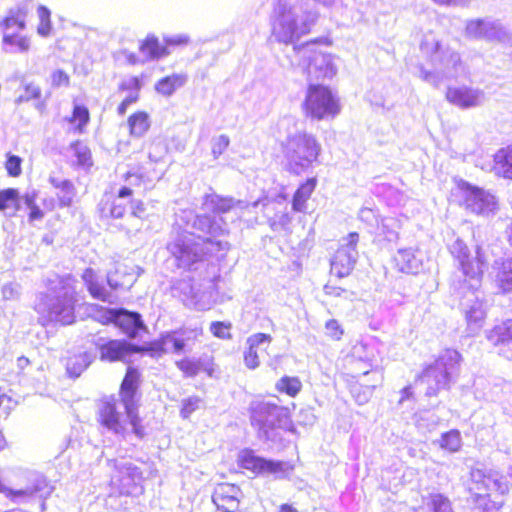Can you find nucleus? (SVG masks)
<instances>
[{
    "mask_svg": "<svg viewBox=\"0 0 512 512\" xmlns=\"http://www.w3.org/2000/svg\"><path fill=\"white\" fill-rule=\"evenodd\" d=\"M232 324L224 321H214L210 324V331L212 335L219 339L229 340L232 338L231 334Z\"/></svg>",
    "mask_w": 512,
    "mask_h": 512,
    "instance_id": "de8ad7c7",
    "label": "nucleus"
},
{
    "mask_svg": "<svg viewBox=\"0 0 512 512\" xmlns=\"http://www.w3.org/2000/svg\"><path fill=\"white\" fill-rule=\"evenodd\" d=\"M124 184L117 190L105 191L98 203L97 211L102 218H122L130 206L132 216L143 219L146 216V205L134 196L139 190L148 191L151 188L149 175L144 171L130 170L123 174Z\"/></svg>",
    "mask_w": 512,
    "mask_h": 512,
    "instance_id": "f03ea898",
    "label": "nucleus"
},
{
    "mask_svg": "<svg viewBox=\"0 0 512 512\" xmlns=\"http://www.w3.org/2000/svg\"><path fill=\"white\" fill-rule=\"evenodd\" d=\"M493 168L504 178L512 179V146L499 149L493 158Z\"/></svg>",
    "mask_w": 512,
    "mask_h": 512,
    "instance_id": "e433bc0d",
    "label": "nucleus"
},
{
    "mask_svg": "<svg viewBox=\"0 0 512 512\" xmlns=\"http://www.w3.org/2000/svg\"><path fill=\"white\" fill-rule=\"evenodd\" d=\"M277 512H298V510L292 506L291 504H282L279 506V509Z\"/></svg>",
    "mask_w": 512,
    "mask_h": 512,
    "instance_id": "13d9d810",
    "label": "nucleus"
},
{
    "mask_svg": "<svg viewBox=\"0 0 512 512\" xmlns=\"http://www.w3.org/2000/svg\"><path fill=\"white\" fill-rule=\"evenodd\" d=\"M28 14L29 10L26 6L9 9L8 13L0 21V28L4 32H8L12 28L24 30L27 26L26 18Z\"/></svg>",
    "mask_w": 512,
    "mask_h": 512,
    "instance_id": "c756f323",
    "label": "nucleus"
},
{
    "mask_svg": "<svg viewBox=\"0 0 512 512\" xmlns=\"http://www.w3.org/2000/svg\"><path fill=\"white\" fill-rule=\"evenodd\" d=\"M190 43V38L186 35H177L169 37L165 40V46L169 50L170 47L185 46Z\"/></svg>",
    "mask_w": 512,
    "mask_h": 512,
    "instance_id": "6e6d98bb",
    "label": "nucleus"
},
{
    "mask_svg": "<svg viewBox=\"0 0 512 512\" xmlns=\"http://www.w3.org/2000/svg\"><path fill=\"white\" fill-rule=\"evenodd\" d=\"M98 357L104 363H129L128 357L134 354L133 343L124 339H109L97 346Z\"/></svg>",
    "mask_w": 512,
    "mask_h": 512,
    "instance_id": "2eb2a0df",
    "label": "nucleus"
},
{
    "mask_svg": "<svg viewBox=\"0 0 512 512\" xmlns=\"http://www.w3.org/2000/svg\"><path fill=\"white\" fill-rule=\"evenodd\" d=\"M49 84L54 89L68 87L70 85V76L64 70L56 69L50 74Z\"/></svg>",
    "mask_w": 512,
    "mask_h": 512,
    "instance_id": "09e8293b",
    "label": "nucleus"
},
{
    "mask_svg": "<svg viewBox=\"0 0 512 512\" xmlns=\"http://www.w3.org/2000/svg\"><path fill=\"white\" fill-rule=\"evenodd\" d=\"M345 240L346 243L337 248L331 260V272L338 278L350 275L355 267L359 234L351 232Z\"/></svg>",
    "mask_w": 512,
    "mask_h": 512,
    "instance_id": "1a4fd4ad",
    "label": "nucleus"
},
{
    "mask_svg": "<svg viewBox=\"0 0 512 512\" xmlns=\"http://www.w3.org/2000/svg\"><path fill=\"white\" fill-rule=\"evenodd\" d=\"M17 361L20 367H25L30 364V360L25 356L19 357Z\"/></svg>",
    "mask_w": 512,
    "mask_h": 512,
    "instance_id": "052dcab7",
    "label": "nucleus"
},
{
    "mask_svg": "<svg viewBox=\"0 0 512 512\" xmlns=\"http://www.w3.org/2000/svg\"><path fill=\"white\" fill-rule=\"evenodd\" d=\"M265 342L268 344L272 342V336L270 334L256 333L248 337L247 348L243 353V360L248 369L254 370L259 367V345Z\"/></svg>",
    "mask_w": 512,
    "mask_h": 512,
    "instance_id": "b1692460",
    "label": "nucleus"
},
{
    "mask_svg": "<svg viewBox=\"0 0 512 512\" xmlns=\"http://www.w3.org/2000/svg\"><path fill=\"white\" fill-rule=\"evenodd\" d=\"M204 334L201 326L180 327L179 329L169 331L162 335L165 346L168 344L172 348V352L179 354L184 351L186 343L189 341H198Z\"/></svg>",
    "mask_w": 512,
    "mask_h": 512,
    "instance_id": "dca6fc26",
    "label": "nucleus"
},
{
    "mask_svg": "<svg viewBox=\"0 0 512 512\" xmlns=\"http://www.w3.org/2000/svg\"><path fill=\"white\" fill-rule=\"evenodd\" d=\"M316 186V177H311L306 179L297 187L292 197V209L294 212L306 211L307 202L315 191Z\"/></svg>",
    "mask_w": 512,
    "mask_h": 512,
    "instance_id": "c85d7f7f",
    "label": "nucleus"
},
{
    "mask_svg": "<svg viewBox=\"0 0 512 512\" xmlns=\"http://www.w3.org/2000/svg\"><path fill=\"white\" fill-rule=\"evenodd\" d=\"M5 156L4 168L7 175L12 178L19 177L22 174V158L10 152L6 153Z\"/></svg>",
    "mask_w": 512,
    "mask_h": 512,
    "instance_id": "a18cd8bd",
    "label": "nucleus"
},
{
    "mask_svg": "<svg viewBox=\"0 0 512 512\" xmlns=\"http://www.w3.org/2000/svg\"><path fill=\"white\" fill-rule=\"evenodd\" d=\"M0 493L4 494L9 500L15 501L19 497H24L29 495L27 490H14L5 486L2 479L0 478Z\"/></svg>",
    "mask_w": 512,
    "mask_h": 512,
    "instance_id": "864d4df0",
    "label": "nucleus"
},
{
    "mask_svg": "<svg viewBox=\"0 0 512 512\" xmlns=\"http://www.w3.org/2000/svg\"><path fill=\"white\" fill-rule=\"evenodd\" d=\"M203 203L212 213L225 214L233 210L239 202L235 201L233 197L211 193L203 197Z\"/></svg>",
    "mask_w": 512,
    "mask_h": 512,
    "instance_id": "f704fd0d",
    "label": "nucleus"
},
{
    "mask_svg": "<svg viewBox=\"0 0 512 512\" xmlns=\"http://www.w3.org/2000/svg\"><path fill=\"white\" fill-rule=\"evenodd\" d=\"M373 389H375V385L371 386L370 387V390L372 391Z\"/></svg>",
    "mask_w": 512,
    "mask_h": 512,
    "instance_id": "774afa93",
    "label": "nucleus"
},
{
    "mask_svg": "<svg viewBox=\"0 0 512 512\" xmlns=\"http://www.w3.org/2000/svg\"><path fill=\"white\" fill-rule=\"evenodd\" d=\"M433 512H453L451 503L445 497L438 496L432 500Z\"/></svg>",
    "mask_w": 512,
    "mask_h": 512,
    "instance_id": "5fc2aeb1",
    "label": "nucleus"
},
{
    "mask_svg": "<svg viewBox=\"0 0 512 512\" xmlns=\"http://www.w3.org/2000/svg\"><path fill=\"white\" fill-rule=\"evenodd\" d=\"M487 340L494 347L512 342V318L492 327L487 333Z\"/></svg>",
    "mask_w": 512,
    "mask_h": 512,
    "instance_id": "2f4dec72",
    "label": "nucleus"
},
{
    "mask_svg": "<svg viewBox=\"0 0 512 512\" xmlns=\"http://www.w3.org/2000/svg\"><path fill=\"white\" fill-rule=\"evenodd\" d=\"M126 124L129 136L140 138L149 131L151 117L147 111L137 110L128 116Z\"/></svg>",
    "mask_w": 512,
    "mask_h": 512,
    "instance_id": "cd10ccee",
    "label": "nucleus"
},
{
    "mask_svg": "<svg viewBox=\"0 0 512 512\" xmlns=\"http://www.w3.org/2000/svg\"><path fill=\"white\" fill-rule=\"evenodd\" d=\"M176 368L182 373L184 378H195L200 373L213 378L218 371L215 357L212 354H203L201 357L183 356L175 361Z\"/></svg>",
    "mask_w": 512,
    "mask_h": 512,
    "instance_id": "9d476101",
    "label": "nucleus"
},
{
    "mask_svg": "<svg viewBox=\"0 0 512 512\" xmlns=\"http://www.w3.org/2000/svg\"><path fill=\"white\" fill-rule=\"evenodd\" d=\"M409 389H410L409 387H406V388L403 390V392L408 393Z\"/></svg>",
    "mask_w": 512,
    "mask_h": 512,
    "instance_id": "338daca9",
    "label": "nucleus"
},
{
    "mask_svg": "<svg viewBox=\"0 0 512 512\" xmlns=\"http://www.w3.org/2000/svg\"><path fill=\"white\" fill-rule=\"evenodd\" d=\"M186 81L187 75L184 73L167 75L156 82L155 90L163 96H171L177 89L184 86Z\"/></svg>",
    "mask_w": 512,
    "mask_h": 512,
    "instance_id": "4c0bfd02",
    "label": "nucleus"
},
{
    "mask_svg": "<svg viewBox=\"0 0 512 512\" xmlns=\"http://www.w3.org/2000/svg\"><path fill=\"white\" fill-rule=\"evenodd\" d=\"M239 468L249 471L255 476L266 474L282 475L287 471V465L283 461L265 459L255 454L252 449L245 448L237 456Z\"/></svg>",
    "mask_w": 512,
    "mask_h": 512,
    "instance_id": "6e6552de",
    "label": "nucleus"
},
{
    "mask_svg": "<svg viewBox=\"0 0 512 512\" xmlns=\"http://www.w3.org/2000/svg\"><path fill=\"white\" fill-rule=\"evenodd\" d=\"M476 256L470 257L467 253L458 255L461 270L469 281H480L484 275L488 260L481 246L475 250Z\"/></svg>",
    "mask_w": 512,
    "mask_h": 512,
    "instance_id": "f3484780",
    "label": "nucleus"
},
{
    "mask_svg": "<svg viewBox=\"0 0 512 512\" xmlns=\"http://www.w3.org/2000/svg\"><path fill=\"white\" fill-rule=\"evenodd\" d=\"M82 280L92 298L102 302L113 303L111 293L99 280L97 273L92 268H86L82 273Z\"/></svg>",
    "mask_w": 512,
    "mask_h": 512,
    "instance_id": "a878e982",
    "label": "nucleus"
},
{
    "mask_svg": "<svg viewBox=\"0 0 512 512\" xmlns=\"http://www.w3.org/2000/svg\"><path fill=\"white\" fill-rule=\"evenodd\" d=\"M8 447V441L4 435V432L0 430V451Z\"/></svg>",
    "mask_w": 512,
    "mask_h": 512,
    "instance_id": "bf43d9fd",
    "label": "nucleus"
},
{
    "mask_svg": "<svg viewBox=\"0 0 512 512\" xmlns=\"http://www.w3.org/2000/svg\"><path fill=\"white\" fill-rule=\"evenodd\" d=\"M38 25L37 34L43 38L51 36L53 31V24L51 20V11L44 5H39L37 8Z\"/></svg>",
    "mask_w": 512,
    "mask_h": 512,
    "instance_id": "37998d69",
    "label": "nucleus"
},
{
    "mask_svg": "<svg viewBox=\"0 0 512 512\" xmlns=\"http://www.w3.org/2000/svg\"><path fill=\"white\" fill-rule=\"evenodd\" d=\"M91 356L87 352H73L65 358V368L72 378L79 377L90 365Z\"/></svg>",
    "mask_w": 512,
    "mask_h": 512,
    "instance_id": "473e14b6",
    "label": "nucleus"
},
{
    "mask_svg": "<svg viewBox=\"0 0 512 512\" xmlns=\"http://www.w3.org/2000/svg\"><path fill=\"white\" fill-rule=\"evenodd\" d=\"M330 45L328 39L317 38L294 46L295 56L309 81L301 109L310 120L333 119L341 111L340 101L332 89L319 83L336 75L328 52Z\"/></svg>",
    "mask_w": 512,
    "mask_h": 512,
    "instance_id": "f257e3e1",
    "label": "nucleus"
},
{
    "mask_svg": "<svg viewBox=\"0 0 512 512\" xmlns=\"http://www.w3.org/2000/svg\"><path fill=\"white\" fill-rule=\"evenodd\" d=\"M446 100L459 108L467 109L479 104V93L472 88L450 86L446 90Z\"/></svg>",
    "mask_w": 512,
    "mask_h": 512,
    "instance_id": "412c9836",
    "label": "nucleus"
},
{
    "mask_svg": "<svg viewBox=\"0 0 512 512\" xmlns=\"http://www.w3.org/2000/svg\"><path fill=\"white\" fill-rule=\"evenodd\" d=\"M171 253L177 261L178 267L190 268L203 260L202 254L197 252L192 245L178 240L172 244Z\"/></svg>",
    "mask_w": 512,
    "mask_h": 512,
    "instance_id": "393cba45",
    "label": "nucleus"
},
{
    "mask_svg": "<svg viewBox=\"0 0 512 512\" xmlns=\"http://www.w3.org/2000/svg\"><path fill=\"white\" fill-rule=\"evenodd\" d=\"M68 124V131L73 134H83L91 121V114L88 106L74 101L71 113L63 118Z\"/></svg>",
    "mask_w": 512,
    "mask_h": 512,
    "instance_id": "4be33fe9",
    "label": "nucleus"
},
{
    "mask_svg": "<svg viewBox=\"0 0 512 512\" xmlns=\"http://www.w3.org/2000/svg\"><path fill=\"white\" fill-rule=\"evenodd\" d=\"M50 183L54 188L63 192L62 196H58L57 200L53 197L43 199V209L37 204L38 194L36 191L25 193L23 196L24 203L29 208L28 220L30 222L40 221L43 219L46 212H52L56 207L64 208L70 207L75 195V188L73 183L66 179L59 181L51 178Z\"/></svg>",
    "mask_w": 512,
    "mask_h": 512,
    "instance_id": "39448f33",
    "label": "nucleus"
},
{
    "mask_svg": "<svg viewBox=\"0 0 512 512\" xmlns=\"http://www.w3.org/2000/svg\"><path fill=\"white\" fill-rule=\"evenodd\" d=\"M36 103V108L45 112L47 109L46 101L43 97L42 88L39 84L34 82L26 83L22 86V92L17 98L18 103L30 102Z\"/></svg>",
    "mask_w": 512,
    "mask_h": 512,
    "instance_id": "72a5a7b5",
    "label": "nucleus"
},
{
    "mask_svg": "<svg viewBox=\"0 0 512 512\" xmlns=\"http://www.w3.org/2000/svg\"><path fill=\"white\" fill-rule=\"evenodd\" d=\"M471 501L478 512H500L504 506L503 494L497 490L487 492L479 496V499L472 498Z\"/></svg>",
    "mask_w": 512,
    "mask_h": 512,
    "instance_id": "7c9ffc66",
    "label": "nucleus"
},
{
    "mask_svg": "<svg viewBox=\"0 0 512 512\" xmlns=\"http://www.w3.org/2000/svg\"><path fill=\"white\" fill-rule=\"evenodd\" d=\"M325 295L329 297L338 298L341 297L342 294L345 292V289L337 286L335 283L329 281L326 283L323 287Z\"/></svg>",
    "mask_w": 512,
    "mask_h": 512,
    "instance_id": "4d7b16f0",
    "label": "nucleus"
},
{
    "mask_svg": "<svg viewBox=\"0 0 512 512\" xmlns=\"http://www.w3.org/2000/svg\"><path fill=\"white\" fill-rule=\"evenodd\" d=\"M133 350L134 354L146 353L153 358H159L167 352L162 335L158 339L148 342L145 345L133 344Z\"/></svg>",
    "mask_w": 512,
    "mask_h": 512,
    "instance_id": "a19ab883",
    "label": "nucleus"
},
{
    "mask_svg": "<svg viewBox=\"0 0 512 512\" xmlns=\"http://www.w3.org/2000/svg\"><path fill=\"white\" fill-rule=\"evenodd\" d=\"M108 314L109 320L129 339L136 338L141 331L147 329L138 312L125 309H109Z\"/></svg>",
    "mask_w": 512,
    "mask_h": 512,
    "instance_id": "4468645a",
    "label": "nucleus"
},
{
    "mask_svg": "<svg viewBox=\"0 0 512 512\" xmlns=\"http://www.w3.org/2000/svg\"><path fill=\"white\" fill-rule=\"evenodd\" d=\"M497 480L493 479L490 474L486 473L482 469L472 468L470 470V479L468 492L470 495V499L475 498L479 499V496L487 493L493 492L491 490V486H498Z\"/></svg>",
    "mask_w": 512,
    "mask_h": 512,
    "instance_id": "5701e85b",
    "label": "nucleus"
},
{
    "mask_svg": "<svg viewBox=\"0 0 512 512\" xmlns=\"http://www.w3.org/2000/svg\"><path fill=\"white\" fill-rule=\"evenodd\" d=\"M72 157L75 159L72 166L77 169L89 170L94 162L92 151L81 139H75L69 144Z\"/></svg>",
    "mask_w": 512,
    "mask_h": 512,
    "instance_id": "bb28decb",
    "label": "nucleus"
},
{
    "mask_svg": "<svg viewBox=\"0 0 512 512\" xmlns=\"http://www.w3.org/2000/svg\"><path fill=\"white\" fill-rule=\"evenodd\" d=\"M393 269L402 274L416 275L422 268V260L416 251L404 248L397 251L392 259Z\"/></svg>",
    "mask_w": 512,
    "mask_h": 512,
    "instance_id": "6ab92c4d",
    "label": "nucleus"
},
{
    "mask_svg": "<svg viewBox=\"0 0 512 512\" xmlns=\"http://www.w3.org/2000/svg\"><path fill=\"white\" fill-rule=\"evenodd\" d=\"M141 88L142 82L138 76L129 77L118 85L117 91L124 94L116 109L118 115L124 116L128 107L139 101Z\"/></svg>",
    "mask_w": 512,
    "mask_h": 512,
    "instance_id": "a211bd4d",
    "label": "nucleus"
},
{
    "mask_svg": "<svg viewBox=\"0 0 512 512\" xmlns=\"http://www.w3.org/2000/svg\"><path fill=\"white\" fill-rule=\"evenodd\" d=\"M275 388L279 393L295 398L301 392L303 385L296 376H283L278 380Z\"/></svg>",
    "mask_w": 512,
    "mask_h": 512,
    "instance_id": "ea45409f",
    "label": "nucleus"
},
{
    "mask_svg": "<svg viewBox=\"0 0 512 512\" xmlns=\"http://www.w3.org/2000/svg\"><path fill=\"white\" fill-rule=\"evenodd\" d=\"M506 237L510 246H512V223L506 229Z\"/></svg>",
    "mask_w": 512,
    "mask_h": 512,
    "instance_id": "680f3d73",
    "label": "nucleus"
},
{
    "mask_svg": "<svg viewBox=\"0 0 512 512\" xmlns=\"http://www.w3.org/2000/svg\"><path fill=\"white\" fill-rule=\"evenodd\" d=\"M281 150L287 169L291 173L300 174L319 161L322 146L315 135L300 131L288 135L281 143Z\"/></svg>",
    "mask_w": 512,
    "mask_h": 512,
    "instance_id": "7ed1b4c3",
    "label": "nucleus"
},
{
    "mask_svg": "<svg viewBox=\"0 0 512 512\" xmlns=\"http://www.w3.org/2000/svg\"><path fill=\"white\" fill-rule=\"evenodd\" d=\"M139 50L148 59H160L170 54L165 44H162L155 35H147L140 42Z\"/></svg>",
    "mask_w": 512,
    "mask_h": 512,
    "instance_id": "c9c22d12",
    "label": "nucleus"
},
{
    "mask_svg": "<svg viewBox=\"0 0 512 512\" xmlns=\"http://www.w3.org/2000/svg\"><path fill=\"white\" fill-rule=\"evenodd\" d=\"M457 189L463 194L467 209L475 214H483L490 209L491 196L483 189L473 186L463 179L455 180Z\"/></svg>",
    "mask_w": 512,
    "mask_h": 512,
    "instance_id": "9b49d317",
    "label": "nucleus"
},
{
    "mask_svg": "<svg viewBox=\"0 0 512 512\" xmlns=\"http://www.w3.org/2000/svg\"><path fill=\"white\" fill-rule=\"evenodd\" d=\"M142 384V372L137 366L128 363L120 382L118 394L132 427V432L140 439L146 436L145 426L137 409V397Z\"/></svg>",
    "mask_w": 512,
    "mask_h": 512,
    "instance_id": "20e7f679",
    "label": "nucleus"
},
{
    "mask_svg": "<svg viewBox=\"0 0 512 512\" xmlns=\"http://www.w3.org/2000/svg\"><path fill=\"white\" fill-rule=\"evenodd\" d=\"M96 420L99 426L108 431L120 435L126 433L125 418L120 410L118 400L113 395L99 399Z\"/></svg>",
    "mask_w": 512,
    "mask_h": 512,
    "instance_id": "0eeeda50",
    "label": "nucleus"
},
{
    "mask_svg": "<svg viewBox=\"0 0 512 512\" xmlns=\"http://www.w3.org/2000/svg\"><path fill=\"white\" fill-rule=\"evenodd\" d=\"M58 282L64 290L62 295L56 297L55 301L47 308L49 318L60 325H70L75 322L76 315V291L75 279L71 275L58 276Z\"/></svg>",
    "mask_w": 512,
    "mask_h": 512,
    "instance_id": "423d86ee",
    "label": "nucleus"
},
{
    "mask_svg": "<svg viewBox=\"0 0 512 512\" xmlns=\"http://www.w3.org/2000/svg\"><path fill=\"white\" fill-rule=\"evenodd\" d=\"M461 361L462 356L457 350L447 348L437 357L435 362L438 366L448 370L458 368Z\"/></svg>",
    "mask_w": 512,
    "mask_h": 512,
    "instance_id": "c03bdc74",
    "label": "nucleus"
},
{
    "mask_svg": "<svg viewBox=\"0 0 512 512\" xmlns=\"http://www.w3.org/2000/svg\"><path fill=\"white\" fill-rule=\"evenodd\" d=\"M5 400L10 401L11 398L9 396H7L4 392H2V389L0 388V407L2 406V404Z\"/></svg>",
    "mask_w": 512,
    "mask_h": 512,
    "instance_id": "e2e57ef3",
    "label": "nucleus"
},
{
    "mask_svg": "<svg viewBox=\"0 0 512 512\" xmlns=\"http://www.w3.org/2000/svg\"><path fill=\"white\" fill-rule=\"evenodd\" d=\"M199 222H209L211 225L213 223L212 219L208 215H202L198 217Z\"/></svg>",
    "mask_w": 512,
    "mask_h": 512,
    "instance_id": "0e129e2a",
    "label": "nucleus"
},
{
    "mask_svg": "<svg viewBox=\"0 0 512 512\" xmlns=\"http://www.w3.org/2000/svg\"><path fill=\"white\" fill-rule=\"evenodd\" d=\"M229 143V138L227 136L221 135L215 138L212 142L211 148L214 157H219L223 154L227 150Z\"/></svg>",
    "mask_w": 512,
    "mask_h": 512,
    "instance_id": "603ef678",
    "label": "nucleus"
},
{
    "mask_svg": "<svg viewBox=\"0 0 512 512\" xmlns=\"http://www.w3.org/2000/svg\"><path fill=\"white\" fill-rule=\"evenodd\" d=\"M492 285L498 295L512 294V258H505L496 263Z\"/></svg>",
    "mask_w": 512,
    "mask_h": 512,
    "instance_id": "aec40b11",
    "label": "nucleus"
},
{
    "mask_svg": "<svg viewBox=\"0 0 512 512\" xmlns=\"http://www.w3.org/2000/svg\"><path fill=\"white\" fill-rule=\"evenodd\" d=\"M461 446V435L457 429L449 430L440 437L439 447L444 451L455 453L460 450Z\"/></svg>",
    "mask_w": 512,
    "mask_h": 512,
    "instance_id": "79ce46f5",
    "label": "nucleus"
},
{
    "mask_svg": "<svg viewBox=\"0 0 512 512\" xmlns=\"http://www.w3.org/2000/svg\"><path fill=\"white\" fill-rule=\"evenodd\" d=\"M3 46L10 51L26 53L31 48V38L25 34L4 32L2 37Z\"/></svg>",
    "mask_w": 512,
    "mask_h": 512,
    "instance_id": "58836bf2",
    "label": "nucleus"
},
{
    "mask_svg": "<svg viewBox=\"0 0 512 512\" xmlns=\"http://www.w3.org/2000/svg\"><path fill=\"white\" fill-rule=\"evenodd\" d=\"M286 410L275 403L258 401L249 407L250 422L260 429L275 428L280 423L279 412Z\"/></svg>",
    "mask_w": 512,
    "mask_h": 512,
    "instance_id": "ddd939ff",
    "label": "nucleus"
},
{
    "mask_svg": "<svg viewBox=\"0 0 512 512\" xmlns=\"http://www.w3.org/2000/svg\"><path fill=\"white\" fill-rule=\"evenodd\" d=\"M128 59H129V62L132 64H136L138 62V58L134 54H131Z\"/></svg>",
    "mask_w": 512,
    "mask_h": 512,
    "instance_id": "69168bd1",
    "label": "nucleus"
},
{
    "mask_svg": "<svg viewBox=\"0 0 512 512\" xmlns=\"http://www.w3.org/2000/svg\"><path fill=\"white\" fill-rule=\"evenodd\" d=\"M325 329L327 331L328 337L334 341H339L344 334V329L336 319L328 320L325 323Z\"/></svg>",
    "mask_w": 512,
    "mask_h": 512,
    "instance_id": "3c124183",
    "label": "nucleus"
},
{
    "mask_svg": "<svg viewBox=\"0 0 512 512\" xmlns=\"http://www.w3.org/2000/svg\"><path fill=\"white\" fill-rule=\"evenodd\" d=\"M19 201V192L15 188H6L0 190V211H5L13 206H17Z\"/></svg>",
    "mask_w": 512,
    "mask_h": 512,
    "instance_id": "49530a36",
    "label": "nucleus"
},
{
    "mask_svg": "<svg viewBox=\"0 0 512 512\" xmlns=\"http://www.w3.org/2000/svg\"><path fill=\"white\" fill-rule=\"evenodd\" d=\"M201 399L198 396H191L182 401L180 415L183 419H188L200 405Z\"/></svg>",
    "mask_w": 512,
    "mask_h": 512,
    "instance_id": "8fccbe9b",
    "label": "nucleus"
},
{
    "mask_svg": "<svg viewBox=\"0 0 512 512\" xmlns=\"http://www.w3.org/2000/svg\"><path fill=\"white\" fill-rule=\"evenodd\" d=\"M212 502L219 512H240L241 488L232 483H219L212 492Z\"/></svg>",
    "mask_w": 512,
    "mask_h": 512,
    "instance_id": "f8f14e48",
    "label": "nucleus"
}]
</instances>
